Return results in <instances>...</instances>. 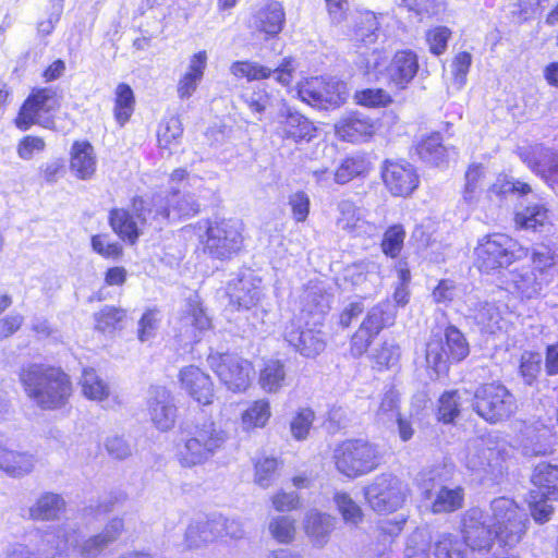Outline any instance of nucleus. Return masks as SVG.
<instances>
[{"instance_id": "48", "label": "nucleus", "mask_w": 558, "mask_h": 558, "mask_svg": "<svg viewBox=\"0 0 558 558\" xmlns=\"http://www.w3.org/2000/svg\"><path fill=\"white\" fill-rule=\"evenodd\" d=\"M532 266L539 280L549 284L554 279L556 256L547 246L534 247L531 252Z\"/></svg>"}, {"instance_id": "7", "label": "nucleus", "mask_w": 558, "mask_h": 558, "mask_svg": "<svg viewBox=\"0 0 558 558\" xmlns=\"http://www.w3.org/2000/svg\"><path fill=\"white\" fill-rule=\"evenodd\" d=\"M336 469L349 478H356L376 470L381 463V453L374 444L352 439L338 446L333 453Z\"/></svg>"}, {"instance_id": "30", "label": "nucleus", "mask_w": 558, "mask_h": 558, "mask_svg": "<svg viewBox=\"0 0 558 558\" xmlns=\"http://www.w3.org/2000/svg\"><path fill=\"white\" fill-rule=\"evenodd\" d=\"M337 136L345 142L360 143L374 133V123L362 112H351L341 118L335 125Z\"/></svg>"}, {"instance_id": "4", "label": "nucleus", "mask_w": 558, "mask_h": 558, "mask_svg": "<svg viewBox=\"0 0 558 558\" xmlns=\"http://www.w3.org/2000/svg\"><path fill=\"white\" fill-rule=\"evenodd\" d=\"M78 543V529L75 524L65 522L51 525L40 533L36 551L22 543L8 546L4 558H61L75 553Z\"/></svg>"}, {"instance_id": "16", "label": "nucleus", "mask_w": 558, "mask_h": 558, "mask_svg": "<svg viewBox=\"0 0 558 558\" xmlns=\"http://www.w3.org/2000/svg\"><path fill=\"white\" fill-rule=\"evenodd\" d=\"M518 156L549 187H558V151L542 144L519 147Z\"/></svg>"}, {"instance_id": "37", "label": "nucleus", "mask_w": 558, "mask_h": 558, "mask_svg": "<svg viewBox=\"0 0 558 558\" xmlns=\"http://www.w3.org/2000/svg\"><path fill=\"white\" fill-rule=\"evenodd\" d=\"M182 328L190 340L197 341L195 331H202L210 327V319L205 314L199 296L193 294L185 301L181 316Z\"/></svg>"}, {"instance_id": "28", "label": "nucleus", "mask_w": 558, "mask_h": 558, "mask_svg": "<svg viewBox=\"0 0 558 558\" xmlns=\"http://www.w3.org/2000/svg\"><path fill=\"white\" fill-rule=\"evenodd\" d=\"M181 386L198 403L210 404L214 398V388L210 377L194 365L180 371Z\"/></svg>"}, {"instance_id": "26", "label": "nucleus", "mask_w": 558, "mask_h": 558, "mask_svg": "<svg viewBox=\"0 0 558 558\" xmlns=\"http://www.w3.org/2000/svg\"><path fill=\"white\" fill-rule=\"evenodd\" d=\"M124 529V522L120 518L110 520L104 530L83 542L78 535V543L75 553L82 558H96L110 545H112L121 535Z\"/></svg>"}, {"instance_id": "25", "label": "nucleus", "mask_w": 558, "mask_h": 558, "mask_svg": "<svg viewBox=\"0 0 558 558\" xmlns=\"http://www.w3.org/2000/svg\"><path fill=\"white\" fill-rule=\"evenodd\" d=\"M557 435L553 427L536 422L522 433L521 446L525 456H546L555 450Z\"/></svg>"}, {"instance_id": "63", "label": "nucleus", "mask_w": 558, "mask_h": 558, "mask_svg": "<svg viewBox=\"0 0 558 558\" xmlns=\"http://www.w3.org/2000/svg\"><path fill=\"white\" fill-rule=\"evenodd\" d=\"M405 231L401 225L389 227L383 238V252L390 257H396L402 250Z\"/></svg>"}, {"instance_id": "31", "label": "nucleus", "mask_w": 558, "mask_h": 558, "mask_svg": "<svg viewBox=\"0 0 558 558\" xmlns=\"http://www.w3.org/2000/svg\"><path fill=\"white\" fill-rule=\"evenodd\" d=\"M344 278L363 294L372 295L381 284L380 266L375 262L354 264L347 268Z\"/></svg>"}, {"instance_id": "60", "label": "nucleus", "mask_w": 558, "mask_h": 558, "mask_svg": "<svg viewBox=\"0 0 558 558\" xmlns=\"http://www.w3.org/2000/svg\"><path fill=\"white\" fill-rule=\"evenodd\" d=\"M278 461L264 457L255 462L254 482L262 488H268L276 480Z\"/></svg>"}, {"instance_id": "46", "label": "nucleus", "mask_w": 558, "mask_h": 558, "mask_svg": "<svg viewBox=\"0 0 558 558\" xmlns=\"http://www.w3.org/2000/svg\"><path fill=\"white\" fill-rule=\"evenodd\" d=\"M468 548L459 534L442 533L434 543L435 558H466Z\"/></svg>"}, {"instance_id": "24", "label": "nucleus", "mask_w": 558, "mask_h": 558, "mask_svg": "<svg viewBox=\"0 0 558 558\" xmlns=\"http://www.w3.org/2000/svg\"><path fill=\"white\" fill-rule=\"evenodd\" d=\"M35 464L33 453L14 449L8 439L0 437V471L10 477L22 478L34 471Z\"/></svg>"}, {"instance_id": "9", "label": "nucleus", "mask_w": 558, "mask_h": 558, "mask_svg": "<svg viewBox=\"0 0 558 558\" xmlns=\"http://www.w3.org/2000/svg\"><path fill=\"white\" fill-rule=\"evenodd\" d=\"M474 411L490 424L509 420L518 410L514 395L502 384H484L474 392Z\"/></svg>"}, {"instance_id": "22", "label": "nucleus", "mask_w": 558, "mask_h": 558, "mask_svg": "<svg viewBox=\"0 0 558 558\" xmlns=\"http://www.w3.org/2000/svg\"><path fill=\"white\" fill-rule=\"evenodd\" d=\"M277 133L294 143L310 142L316 135V128L305 116L284 105L277 116Z\"/></svg>"}, {"instance_id": "27", "label": "nucleus", "mask_w": 558, "mask_h": 558, "mask_svg": "<svg viewBox=\"0 0 558 558\" xmlns=\"http://www.w3.org/2000/svg\"><path fill=\"white\" fill-rule=\"evenodd\" d=\"M418 68V57L414 51H397L387 66L389 83L398 89H405L416 76Z\"/></svg>"}, {"instance_id": "38", "label": "nucleus", "mask_w": 558, "mask_h": 558, "mask_svg": "<svg viewBox=\"0 0 558 558\" xmlns=\"http://www.w3.org/2000/svg\"><path fill=\"white\" fill-rule=\"evenodd\" d=\"M70 169L76 178L89 180L96 171L94 147L86 141L74 142L71 147Z\"/></svg>"}, {"instance_id": "8", "label": "nucleus", "mask_w": 558, "mask_h": 558, "mask_svg": "<svg viewBox=\"0 0 558 558\" xmlns=\"http://www.w3.org/2000/svg\"><path fill=\"white\" fill-rule=\"evenodd\" d=\"M489 523L495 529V535L500 544L512 547L523 537L529 522L524 509L507 497H499L490 502Z\"/></svg>"}, {"instance_id": "51", "label": "nucleus", "mask_w": 558, "mask_h": 558, "mask_svg": "<svg viewBox=\"0 0 558 558\" xmlns=\"http://www.w3.org/2000/svg\"><path fill=\"white\" fill-rule=\"evenodd\" d=\"M368 168L369 166L365 157L360 155L347 157L333 172L335 182L345 184L357 177L364 175Z\"/></svg>"}, {"instance_id": "64", "label": "nucleus", "mask_w": 558, "mask_h": 558, "mask_svg": "<svg viewBox=\"0 0 558 558\" xmlns=\"http://www.w3.org/2000/svg\"><path fill=\"white\" fill-rule=\"evenodd\" d=\"M404 558H429V541L424 532L415 531L409 536Z\"/></svg>"}, {"instance_id": "1", "label": "nucleus", "mask_w": 558, "mask_h": 558, "mask_svg": "<svg viewBox=\"0 0 558 558\" xmlns=\"http://www.w3.org/2000/svg\"><path fill=\"white\" fill-rule=\"evenodd\" d=\"M203 179L185 169L172 171L167 191L148 198L134 197L132 210L143 225L161 228L163 223L194 217L199 213L197 197L202 196Z\"/></svg>"}, {"instance_id": "41", "label": "nucleus", "mask_w": 558, "mask_h": 558, "mask_svg": "<svg viewBox=\"0 0 558 558\" xmlns=\"http://www.w3.org/2000/svg\"><path fill=\"white\" fill-rule=\"evenodd\" d=\"M338 217L336 225L339 229L359 234L366 225L365 209L350 199H342L337 205Z\"/></svg>"}, {"instance_id": "56", "label": "nucleus", "mask_w": 558, "mask_h": 558, "mask_svg": "<svg viewBox=\"0 0 558 558\" xmlns=\"http://www.w3.org/2000/svg\"><path fill=\"white\" fill-rule=\"evenodd\" d=\"M125 311L114 306H105L95 314V327L101 332H113L122 328Z\"/></svg>"}, {"instance_id": "3", "label": "nucleus", "mask_w": 558, "mask_h": 558, "mask_svg": "<svg viewBox=\"0 0 558 558\" xmlns=\"http://www.w3.org/2000/svg\"><path fill=\"white\" fill-rule=\"evenodd\" d=\"M19 377L26 396L41 410L62 409L72 395L70 377L60 367L28 363Z\"/></svg>"}, {"instance_id": "12", "label": "nucleus", "mask_w": 558, "mask_h": 558, "mask_svg": "<svg viewBox=\"0 0 558 558\" xmlns=\"http://www.w3.org/2000/svg\"><path fill=\"white\" fill-rule=\"evenodd\" d=\"M409 489L399 477L383 473L364 488L365 499L379 513L393 512L404 504Z\"/></svg>"}, {"instance_id": "35", "label": "nucleus", "mask_w": 558, "mask_h": 558, "mask_svg": "<svg viewBox=\"0 0 558 558\" xmlns=\"http://www.w3.org/2000/svg\"><path fill=\"white\" fill-rule=\"evenodd\" d=\"M221 522L198 517L193 519L186 527L184 543L187 548H198L214 542L221 536Z\"/></svg>"}, {"instance_id": "52", "label": "nucleus", "mask_w": 558, "mask_h": 558, "mask_svg": "<svg viewBox=\"0 0 558 558\" xmlns=\"http://www.w3.org/2000/svg\"><path fill=\"white\" fill-rule=\"evenodd\" d=\"M114 94V118L122 126L129 121L134 111L135 97L132 88L125 83H120L116 87Z\"/></svg>"}, {"instance_id": "29", "label": "nucleus", "mask_w": 558, "mask_h": 558, "mask_svg": "<svg viewBox=\"0 0 558 558\" xmlns=\"http://www.w3.org/2000/svg\"><path fill=\"white\" fill-rule=\"evenodd\" d=\"M230 304L236 310H251L262 296L260 280L256 277L243 276L228 284Z\"/></svg>"}, {"instance_id": "21", "label": "nucleus", "mask_w": 558, "mask_h": 558, "mask_svg": "<svg viewBox=\"0 0 558 558\" xmlns=\"http://www.w3.org/2000/svg\"><path fill=\"white\" fill-rule=\"evenodd\" d=\"M286 341L302 356L314 359L326 348L325 335L317 328H303L300 322L291 320L284 329Z\"/></svg>"}, {"instance_id": "45", "label": "nucleus", "mask_w": 558, "mask_h": 558, "mask_svg": "<svg viewBox=\"0 0 558 558\" xmlns=\"http://www.w3.org/2000/svg\"><path fill=\"white\" fill-rule=\"evenodd\" d=\"M416 153L422 161L434 166L441 165L449 156L439 133H433L423 138L416 146Z\"/></svg>"}, {"instance_id": "58", "label": "nucleus", "mask_w": 558, "mask_h": 558, "mask_svg": "<svg viewBox=\"0 0 558 558\" xmlns=\"http://www.w3.org/2000/svg\"><path fill=\"white\" fill-rule=\"evenodd\" d=\"M462 392L459 390L446 391L439 398L438 420L452 423L460 413Z\"/></svg>"}, {"instance_id": "14", "label": "nucleus", "mask_w": 558, "mask_h": 558, "mask_svg": "<svg viewBox=\"0 0 558 558\" xmlns=\"http://www.w3.org/2000/svg\"><path fill=\"white\" fill-rule=\"evenodd\" d=\"M298 97L305 104L328 110L341 106L347 97V85L339 81H326L323 77H311L300 83Z\"/></svg>"}, {"instance_id": "49", "label": "nucleus", "mask_w": 558, "mask_h": 558, "mask_svg": "<svg viewBox=\"0 0 558 558\" xmlns=\"http://www.w3.org/2000/svg\"><path fill=\"white\" fill-rule=\"evenodd\" d=\"M464 490L462 487L442 486L438 489L432 502L434 513L453 512L462 507Z\"/></svg>"}, {"instance_id": "47", "label": "nucleus", "mask_w": 558, "mask_h": 558, "mask_svg": "<svg viewBox=\"0 0 558 558\" xmlns=\"http://www.w3.org/2000/svg\"><path fill=\"white\" fill-rule=\"evenodd\" d=\"M109 222L113 231L124 241L134 244L140 235L137 222L125 209H112L109 215Z\"/></svg>"}, {"instance_id": "50", "label": "nucleus", "mask_w": 558, "mask_h": 558, "mask_svg": "<svg viewBox=\"0 0 558 558\" xmlns=\"http://www.w3.org/2000/svg\"><path fill=\"white\" fill-rule=\"evenodd\" d=\"M80 385L83 395L94 401H102L109 397L110 387L101 379L94 368H84Z\"/></svg>"}, {"instance_id": "44", "label": "nucleus", "mask_w": 558, "mask_h": 558, "mask_svg": "<svg viewBox=\"0 0 558 558\" xmlns=\"http://www.w3.org/2000/svg\"><path fill=\"white\" fill-rule=\"evenodd\" d=\"M63 498L54 493L43 494L36 502L29 507V518L33 520H54L64 510Z\"/></svg>"}, {"instance_id": "53", "label": "nucleus", "mask_w": 558, "mask_h": 558, "mask_svg": "<svg viewBox=\"0 0 558 558\" xmlns=\"http://www.w3.org/2000/svg\"><path fill=\"white\" fill-rule=\"evenodd\" d=\"M400 395L395 387H389L383 395L375 417L378 423L389 425L400 416L399 412Z\"/></svg>"}, {"instance_id": "17", "label": "nucleus", "mask_w": 558, "mask_h": 558, "mask_svg": "<svg viewBox=\"0 0 558 558\" xmlns=\"http://www.w3.org/2000/svg\"><path fill=\"white\" fill-rule=\"evenodd\" d=\"M462 533L466 548L470 547L472 550H487L497 539L495 529L488 521V514L480 508H471L464 513Z\"/></svg>"}, {"instance_id": "10", "label": "nucleus", "mask_w": 558, "mask_h": 558, "mask_svg": "<svg viewBox=\"0 0 558 558\" xmlns=\"http://www.w3.org/2000/svg\"><path fill=\"white\" fill-rule=\"evenodd\" d=\"M534 489L530 492L531 515L538 523L547 522L554 511L549 500L558 501V465L538 463L532 475Z\"/></svg>"}, {"instance_id": "13", "label": "nucleus", "mask_w": 558, "mask_h": 558, "mask_svg": "<svg viewBox=\"0 0 558 558\" xmlns=\"http://www.w3.org/2000/svg\"><path fill=\"white\" fill-rule=\"evenodd\" d=\"M207 362L220 381L233 392L245 391L251 384L252 363L232 353L211 352Z\"/></svg>"}, {"instance_id": "20", "label": "nucleus", "mask_w": 558, "mask_h": 558, "mask_svg": "<svg viewBox=\"0 0 558 558\" xmlns=\"http://www.w3.org/2000/svg\"><path fill=\"white\" fill-rule=\"evenodd\" d=\"M147 412L151 423L160 432L171 429L177 420V407L171 392L163 386H153L148 390Z\"/></svg>"}, {"instance_id": "55", "label": "nucleus", "mask_w": 558, "mask_h": 558, "mask_svg": "<svg viewBox=\"0 0 558 558\" xmlns=\"http://www.w3.org/2000/svg\"><path fill=\"white\" fill-rule=\"evenodd\" d=\"M268 531L278 543L290 544L296 534L295 520L290 515L272 517L268 524Z\"/></svg>"}, {"instance_id": "5", "label": "nucleus", "mask_w": 558, "mask_h": 558, "mask_svg": "<svg viewBox=\"0 0 558 558\" xmlns=\"http://www.w3.org/2000/svg\"><path fill=\"white\" fill-rule=\"evenodd\" d=\"M242 231V223L238 220L208 219L205 233L201 236L203 252L215 259H231L243 246Z\"/></svg>"}, {"instance_id": "43", "label": "nucleus", "mask_w": 558, "mask_h": 558, "mask_svg": "<svg viewBox=\"0 0 558 558\" xmlns=\"http://www.w3.org/2000/svg\"><path fill=\"white\" fill-rule=\"evenodd\" d=\"M303 312L316 316L314 326L319 323V319L329 311L331 295L327 293L320 286H308L302 299Z\"/></svg>"}, {"instance_id": "42", "label": "nucleus", "mask_w": 558, "mask_h": 558, "mask_svg": "<svg viewBox=\"0 0 558 558\" xmlns=\"http://www.w3.org/2000/svg\"><path fill=\"white\" fill-rule=\"evenodd\" d=\"M258 384L267 393H276L287 385V367L284 362L270 359L259 369Z\"/></svg>"}, {"instance_id": "6", "label": "nucleus", "mask_w": 558, "mask_h": 558, "mask_svg": "<svg viewBox=\"0 0 558 558\" xmlns=\"http://www.w3.org/2000/svg\"><path fill=\"white\" fill-rule=\"evenodd\" d=\"M475 254L478 269L488 274L527 257L529 248L505 233H493L478 241Z\"/></svg>"}, {"instance_id": "57", "label": "nucleus", "mask_w": 558, "mask_h": 558, "mask_svg": "<svg viewBox=\"0 0 558 558\" xmlns=\"http://www.w3.org/2000/svg\"><path fill=\"white\" fill-rule=\"evenodd\" d=\"M270 417V404L266 399L254 401L242 414V423L246 429L263 427Z\"/></svg>"}, {"instance_id": "11", "label": "nucleus", "mask_w": 558, "mask_h": 558, "mask_svg": "<svg viewBox=\"0 0 558 558\" xmlns=\"http://www.w3.org/2000/svg\"><path fill=\"white\" fill-rule=\"evenodd\" d=\"M469 353L464 335L452 325L446 328L445 340L435 335L426 344V362L437 374L447 372L450 363L464 360Z\"/></svg>"}, {"instance_id": "34", "label": "nucleus", "mask_w": 558, "mask_h": 558, "mask_svg": "<svg viewBox=\"0 0 558 558\" xmlns=\"http://www.w3.org/2000/svg\"><path fill=\"white\" fill-rule=\"evenodd\" d=\"M336 519L316 509L308 510L303 520V529L313 546L324 547L335 529Z\"/></svg>"}, {"instance_id": "33", "label": "nucleus", "mask_w": 558, "mask_h": 558, "mask_svg": "<svg viewBox=\"0 0 558 558\" xmlns=\"http://www.w3.org/2000/svg\"><path fill=\"white\" fill-rule=\"evenodd\" d=\"M508 289L521 299H535L542 294L543 289L548 286L539 280L538 276L530 266H522L512 269L507 279Z\"/></svg>"}, {"instance_id": "62", "label": "nucleus", "mask_w": 558, "mask_h": 558, "mask_svg": "<svg viewBox=\"0 0 558 558\" xmlns=\"http://www.w3.org/2000/svg\"><path fill=\"white\" fill-rule=\"evenodd\" d=\"M542 355L537 352H524L520 361V375L526 385H533L542 369Z\"/></svg>"}, {"instance_id": "54", "label": "nucleus", "mask_w": 558, "mask_h": 558, "mask_svg": "<svg viewBox=\"0 0 558 558\" xmlns=\"http://www.w3.org/2000/svg\"><path fill=\"white\" fill-rule=\"evenodd\" d=\"M400 347L395 340H385L371 352V360L378 371L393 368L400 360Z\"/></svg>"}, {"instance_id": "32", "label": "nucleus", "mask_w": 558, "mask_h": 558, "mask_svg": "<svg viewBox=\"0 0 558 558\" xmlns=\"http://www.w3.org/2000/svg\"><path fill=\"white\" fill-rule=\"evenodd\" d=\"M286 14L278 1H269L260 7L252 19L251 27L265 35V38L277 36L283 28Z\"/></svg>"}, {"instance_id": "39", "label": "nucleus", "mask_w": 558, "mask_h": 558, "mask_svg": "<svg viewBox=\"0 0 558 558\" xmlns=\"http://www.w3.org/2000/svg\"><path fill=\"white\" fill-rule=\"evenodd\" d=\"M381 36L378 17L374 12H357L353 17L352 40L365 47L376 44Z\"/></svg>"}, {"instance_id": "2", "label": "nucleus", "mask_w": 558, "mask_h": 558, "mask_svg": "<svg viewBox=\"0 0 558 558\" xmlns=\"http://www.w3.org/2000/svg\"><path fill=\"white\" fill-rule=\"evenodd\" d=\"M228 439V432L210 418L183 423L174 458L182 468L203 465L225 449Z\"/></svg>"}, {"instance_id": "18", "label": "nucleus", "mask_w": 558, "mask_h": 558, "mask_svg": "<svg viewBox=\"0 0 558 558\" xmlns=\"http://www.w3.org/2000/svg\"><path fill=\"white\" fill-rule=\"evenodd\" d=\"M496 437L488 435L472 439L466 445L465 465L472 471L493 473L500 468L502 449L496 442Z\"/></svg>"}, {"instance_id": "36", "label": "nucleus", "mask_w": 558, "mask_h": 558, "mask_svg": "<svg viewBox=\"0 0 558 558\" xmlns=\"http://www.w3.org/2000/svg\"><path fill=\"white\" fill-rule=\"evenodd\" d=\"M469 318L480 328L481 332L494 335L501 329V315L495 303L469 299Z\"/></svg>"}, {"instance_id": "15", "label": "nucleus", "mask_w": 558, "mask_h": 558, "mask_svg": "<svg viewBox=\"0 0 558 558\" xmlns=\"http://www.w3.org/2000/svg\"><path fill=\"white\" fill-rule=\"evenodd\" d=\"M57 93L51 88H41L33 92L23 104L15 124L21 131H26L33 124L50 128L51 112L59 107Z\"/></svg>"}, {"instance_id": "59", "label": "nucleus", "mask_w": 558, "mask_h": 558, "mask_svg": "<svg viewBox=\"0 0 558 558\" xmlns=\"http://www.w3.org/2000/svg\"><path fill=\"white\" fill-rule=\"evenodd\" d=\"M389 307L388 304L383 303L375 305L372 307L364 320L361 324V328L363 330L368 331V333L376 337L380 330L385 327L386 323L391 318L387 314V308Z\"/></svg>"}, {"instance_id": "61", "label": "nucleus", "mask_w": 558, "mask_h": 558, "mask_svg": "<svg viewBox=\"0 0 558 558\" xmlns=\"http://www.w3.org/2000/svg\"><path fill=\"white\" fill-rule=\"evenodd\" d=\"M333 499L347 523L357 524L362 521L363 513L360 506L347 493H336Z\"/></svg>"}, {"instance_id": "23", "label": "nucleus", "mask_w": 558, "mask_h": 558, "mask_svg": "<svg viewBox=\"0 0 558 558\" xmlns=\"http://www.w3.org/2000/svg\"><path fill=\"white\" fill-rule=\"evenodd\" d=\"M292 60L284 59L280 66L271 70L253 61H235L230 66V72L238 78H247V81H257L267 78L274 73L275 78L282 85H289L292 78Z\"/></svg>"}, {"instance_id": "19", "label": "nucleus", "mask_w": 558, "mask_h": 558, "mask_svg": "<svg viewBox=\"0 0 558 558\" xmlns=\"http://www.w3.org/2000/svg\"><path fill=\"white\" fill-rule=\"evenodd\" d=\"M383 181L393 196H409L418 186L415 168L405 160H386L381 169Z\"/></svg>"}, {"instance_id": "40", "label": "nucleus", "mask_w": 558, "mask_h": 558, "mask_svg": "<svg viewBox=\"0 0 558 558\" xmlns=\"http://www.w3.org/2000/svg\"><path fill=\"white\" fill-rule=\"evenodd\" d=\"M514 221L519 229L541 231L549 223L548 209L541 202H530L518 208Z\"/></svg>"}]
</instances>
